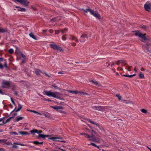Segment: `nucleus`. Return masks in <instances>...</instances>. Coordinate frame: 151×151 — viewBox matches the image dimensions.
<instances>
[{
    "label": "nucleus",
    "instance_id": "nucleus-1",
    "mask_svg": "<svg viewBox=\"0 0 151 151\" xmlns=\"http://www.w3.org/2000/svg\"><path fill=\"white\" fill-rule=\"evenodd\" d=\"M88 131L90 133H91V134L90 135V134H88L85 133L82 134H81L83 135L85 137L89 138V140L90 141H93L94 142H97V140L94 136L95 134H96V132L92 130H91V131L89 130H88Z\"/></svg>",
    "mask_w": 151,
    "mask_h": 151
},
{
    "label": "nucleus",
    "instance_id": "nucleus-2",
    "mask_svg": "<svg viewBox=\"0 0 151 151\" xmlns=\"http://www.w3.org/2000/svg\"><path fill=\"white\" fill-rule=\"evenodd\" d=\"M81 10L85 13H87L88 12H90L91 15L98 19H101L100 14L97 11H94L93 10L90 8L86 9H81Z\"/></svg>",
    "mask_w": 151,
    "mask_h": 151
},
{
    "label": "nucleus",
    "instance_id": "nucleus-3",
    "mask_svg": "<svg viewBox=\"0 0 151 151\" xmlns=\"http://www.w3.org/2000/svg\"><path fill=\"white\" fill-rule=\"evenodd\" d=\"M133 32H135V35L138 36L140 38V40L142 42H145L146 41L149 40L146 36V33L143 34L140 32L139 30L134 31Z\"/></svg>",
    "mask_w": 151,
    "mask_h": 151
},
{
    "label": "nucleus",
    "instance_id": "nucleus-4",
    "mask_svg": "<svg viewBox=\"0 0 151 151\" xmlns=\"http://www.w3.org/2000/svg\"><path fill=\"white\" fill-rule=\"evenodd\" d=\"M51 136V135H50L39 134L38 137L42 138H45L46 137H47L49 139H51L53 141H60L59 140V139H62V138L60 137H50Z\"/></svg>",
    "mask_w": 151,
    "mask_h": 151
},
{
    "label": "nucleus",
    "instance_id": "nucleus-5",
    "mask_svg": "<svg viewBox=\"0 0 151 151\" xmlns=\"http://www.w3.org/2000/svg\"><path fill=\"white\" fill-rule=\"evenodd\" d=\"M11 83L9 81L3 80L1 83V87L3 88H9L10 87Z\"/></svg>",
    "mask_w": 151,
    "mask_h": 151
},
{
    "label": "nucleus",
    "instance_id": "nucleus-6",
    "mask_svg": "<svg viewBox=\"0 0 151 151\" xmlns=\"http://www.w3.org/2000/svg\"><path fill=\"white\" fill-rule=\"evenodd\" d=\"M43 94L44 95L49 97H52L56 98H58V96L56 95L55 93L52 92L50 91H44Z\"/></svg>",
    "mask_w": 151,
    "mask_h": 151
},
{
    "label": "nucleus",
    "instance_id": "nucleus-7",
    "mask_svg": "<svg viewBox=\"0 0 151 151\" xmlns=\"http://www.w3.org/2000/svg\"><path fill=\"white\" fill-rule=\"evenodd\" d=\"M49 46L50 48L55 50H57L60 51H63L64 50L62 47L55 44L54 42L50 44Z\"/></svg>",
    "mask_w": 151,
    "mask_h": 151
},
{
    "label": "nucleus",
    "instance_id": "nucleus-8",
    "mask_svg": "<svg viewBox=\"0 0 151 151\" xmlns=\"http://www.w3.org/2000/svg\"><path fill=\"white\" fill-rule=\"evenodd\" d=\"M88 36L87 34H83L80 37V41L81 42H84L88 40Z\"/></svg>",
    "mask_w": 151,
    "mask_h": 151
},
{
    "label": "nucleus",
    "instance_id": "nucleus-9",
    "mask_svg": "<svg viewBox=\"0 0 151 151\" xmlns=\"http://www.w3.org/2000/svg\"><path fill=\"white\" fill-rule=\"evenodd\" d=\"M144 7L145 10L150 12L151 11V3H146Z\"/></svg>",
    "mask_w": 151,
    "mask_h": 151
},
{
    "label": "nucleus",
    "instance_id": "nucleus-10",
    "mask_svg": "<svg viewBox=\"0 0 151 151\" xmlns=\"http://www.w3.org/2000/svg\"><path fill=\"white\" fill-rule=\"evenodd\" d=\"M92 108L94 110L100 111H103L104 110V108L102 106H95L92 107Z\"/></svg>",
    "mask_w": 151,
    "mask_h": 151
},
{
    "label": "nucleus",
    "instance_id": "nucleus-11",
    "mask_svg": "<svg viewBox=\"0 0 151 151\" xmlns=\"http://www.w3.org/2000/svg\"><path fill=\"white\" fill-rule=\"evenodd\" d=\"M14 145L12 146V147L14 148H18V146L15 145H20L22 146H27V145L24 144H22L20 143H17L14 142Z\"/></svg>",
    "mask_w": 151,
    "mask_h": 151
},
{
    "label": "nucleus",
    "instance_id": "nucleus-12",
    "mask_svg": "<svg viewBox=\"0 0 151 151\" xmlns=\"http://www.w3.org/2000/svg\"><path fill=\"white\" fill-rule=\"evenodd\" d=\"M89 82L92 83V84L94 85L97 86H101L100 83L96 81L93 80H90Z\"/></svg>",
    "mask_w": 151,
    "mask_h": 151
},
{
    "label": "nucleus",
    "instance_id": "nucleus-13",
    "mask_svg": "<svg viewBox=\"0 0 151 151\" xmlns=\"http://www.w3.org/2000/svg\"><path fill=\"white\" fill-rule=\"evenodd\" d=\"M8 30L6 28H3L1 27L0 28V33H4L6 32H8Z\"/></svg>",
    "mask_w": 151,
    "mask_h": 151
},
{
    "label": "nucleus",
    "instance_id": "nucleus-14",
    "mask_svg": "<svg viewBox=\"0 0 151 151\" xmlns=\"http://www.w3.org/2000/svg\"><path fill=\"white\" fill-rule=\"evenodd\" d=\"M52 108L56 110H58L59 109H63V107L61 106H54L51 107Z\"/></svg>",
    "mask_w": 151,
    "mask_h": 151
},
{
    "label": "nucleus",
    "instance_id": "nucleus-15",
    "mask_svg": "<svg viewBox=\"0 0 151 151\" xmlns=\"http://www.w3.org/2000/svg\"><path fill=\"white\" fill-rule=\"evenodd\" d=\"M31 143H32L33 144H35L37 145H42L43 143V142H40L37 141H31L30 142Z\"/></svg>",
    "mask_w": 151,
    "mask_h": 151
},
{
    "label": "nucleus",
    "instance_id": "nucleus-16",
    "mask_svg": "<svg viewBox=\"0 0 151 151\" xmlns=\"http://www.w3.org/2000/svg\"><path fill=\"white\" fill-rule=\"evenodd\" d=\"M42 73L41 71L38 69H36L35 70V73L37 76L40 75Z\"/></svg>",
    "mask_w": 151,
    "mask_h": 151
},
{
    "label": "nucleus",
    "instance_id": "nucleus-17",
    "mask_svg": "<svg viewBox=\"0 0 151 151\" xmlns=\"http://www.w3.org/2000/svg\"><path fill=\"white\" fill-rule=\"evenodd\" d=\"M15 52L19 57H20V56L21 55V54L22 53V52L21 51L18 49H17L16 50Z\"/></svg>",
    "mask_w": 151,
    "mask_h": 151
},
{
    "label": "nucleus",
    "instance_id": "nucleus-18",
    "mask_svg": "<svg viewBox=\"0 0 151 151\" xmlns=\"http://www.w3.org/2000/svg\"><path fill=\"white\" fill-rule=\"evenodd\" d=\"M19 134L23 135H29V133L26 132H22L21 131H19Z\"/></svg>",
    "mask_w": 151,
    "mask_h": 151
},
{
    "label": "nucleus",
    "instance_id": "nucleus-19",
    "mask_svg": "<svg viewBox=\"0 0 151 151\" xmlns=\"http://www.w3.org/2000/svg\"><path fill=\"white\" fill-rule=\"evenodd\" d=\"M14 117V116H12L11 117H9L8 119L5 121V122H3L1 124H3V125H4V124H6V123L9 122H10L11 120V119L12 118H13Z\"/></svg>",
    "mask_w": 151,
    "mask_h": 151
},
{
    "label": "nucleus",
    "instance_id": "nucleus-20",
    "mask_svg": "<svg viewBox=\"0 0 151 151\" xmlns=\"http://www.w3.org/2000/svg\"><path fill=\"white\" fill-rule=\"evenodd\" d=\"M29 35L30 37H32V38L34 39V40H37V38L36 36L34 35L33 33L31 32V33H29Z\"/></svg>",
    "mask_w": 151,
    "mask_h": 151
},
{
    "label": "nucleus",
    "instance_id": "nucleus-21",
    "mask_svg": "<svg viewBox=\"0 0 151 151\" xmlns=\"http://www.w3.org/2000/svg\"><path fill=\"white\" fill-rule=\"evenodd\" d=\"M18 108L15 111L16 112H17L19 111L22 109V105L20 104H18Z\"/></svg>",
    "mask_w": 151,
    "mask_h": 151
},
{
    "label": "nucleus",
    "instance_id": "nucleus-22",
    "mask_svg": "<svg viewBox=\"0 0 151 151\" xmlns=\"http://www.w3.org/2000/svg\"><path fill=\"white\" fill-rule=\"evenodd\" d=\"M136 75V74H134L133 75H122V76L126 77H128L129 78H132L134 76H135Z\"/></svg>",
    "mask_w": 151,
    "mask_h": 151
},
{
    "label": "nucleus",
    "instance_id": "nucleus-23",
    "mask_svg": "<svg viewBox=\"0 0 151 151\" xmlns=\"http://www.w3.org/2000/svg\"><path fill=\"white\" fill-rule=\"evenodd\" d=\"M16 7L18 8L17 10L19 11L25 12L26 10V9L24 8H22L18 6H16Z\"/></svg>",
    "mask_w": 151,
    "mask_h": 151
},
{
    "label": "nucleus",
    "instance_id": "nucleus-24",
    "mask_svg": "<svg viewBox=\"0 0 151 151\" xmlns=\"http://www.w3.org/2000/svg\"><path fill=\"white\" fill-rule=\"evenodd\" d=\"M88 122L89 123H92V124H93L96 125L98 127H99V124L98 123H97L96 122H93L92 121H91L90 119H88Z\"/></svg>",
    "mask_w": 151,
    "mask_h": 151
},
{
    "label": "nucleus",
    "instance_id": "nucleus-25",
    "mask_svg": "<svg viewBox=\"0 0 151 151\" xmlns=\"http://www.w3.org/2000/svg\"><path fill=\"white\" fill-rule=\"evenodd\" d=\"M68 29L65 28L63 29H60V32L62 33H65L68 32Z\"/></svg>",
    "mask_w": 151,
    "mask_h": 151
},
{
    "label": "nucleus",
    "instance_id": "nucleus-26",
    "mask_svg": "<svg viewBox=\"0 0 151 151\" xmlns=\"http://www.w3.org/2000/svg\"><path fill=\"white\" fill-rule=\"evenodd\" d=\"M71 36L72 37L71 39L72 40H74L75 42H78V40L76 37L74 36Z\"/></svg>",
    "mask_w": 151,
    "mask_h": 151
},
{
    "label": "nucleus",
    "instance_id": "nucleus-27",
    "mask_svg": "<svg viewBox=\"0 0 151 151\" xmlns=\"http://www.w3.org/2000/svg\"><path fill=\"white\" fill-rule=\"evenodd\" d=\"M68 91L70 93H73L75 94L78 93V91H72L70 90H68Z\"/></svg>",
    "mask_w": 151,
    "mask_h": 151
},
{
    "label": "nucleus",
    "instance_id": "nucleus-28",
    "mask_svg": "<svg viewBox=\"0 0 151 151\" xmlns=\"http://www.w3.org/2000/svg\"><path fill=\"white\" fill-rule=\"evenodd\" d=\"M118 62H119L120 63H122L123 65H127V63L125 61L123 60H118Z\"/></svg>",
    "mask_w": 151,
    "mask_h": 151
},
{
    "label": "nucleus",
    "instance_id": "nucleus-29",
    "mask_svg": "<svg viewBox=\"0 0 151 151\" xmlns=\"http://www.w3.org/2000/svg\"><path fill=\"white\" fill-rule=\"evenodd\" d=\"M11 101L12 102L13 104L16 106V107L13 110V111H12V112H13L15 110L17 106H16V104H15L14 101V100H13V99H12V98H11Z\"/></svg>",
    "mask_w": 151,
    "mask_h": 151
},
{
    "label": "nucleus",
    "instance_id": "nucleus-30",
    "mask_svg": "<svg viewBox=\"0 0 151 151\" xmlns=\"http://www.w3.org/2000/svg\"><path fill=\"white\" fill-rule=\"evenodd\" d=\"M30 132L32 134L33 133H39L38 131V130H37V129H34L33 130H31L30 131Z\"/></svg>",
    "mask_w": 151,
    "mask_h": 151
},
{
    "label": "nucleus",
    "instance_id": "nucleus-31",
    "mask_svg": "<svg viewBox=\"0 0 151 151\" xmlns=\"http://www.w3.org/2000/svg\"><path fill=\"white\" fill-rule=\"evenodd\" d=\"M67 35H63V36L62 37V40L63 41H65L66 40V36Z\"/></svg>",
    "mask_w": 151,
    "mask_h": 151
},
{
    "label": "nucleus",
    "instance_id": "nucleus-32",
    "mask_svg": "<svg viewBox=\"0 0 151 151\" xmlns=\"http://www.w3.org/2000/svg\"><path fill=\"white\" fill-rule=\"evenodd\" d=\"M139 76L141 78H144V76L141 72H140L139 73Z\"/></svg>",
    "mask_w": 151,
    "mask_h": 151
},
{
    "label": "nucleus",
    "instance_id": "nucleus-33",
    "mask_svg": "<svg viewBox=\"0 0 151 151\" xmlns=\"http://www.w3.org/2000/svg\"><path fill=\"white\" fill-rule=\"evenodd\" d=\"M23 119V117H18L17 118L16 121L17 122H19L20 120H22Z\"/></svg>",
    "mask_w": 151,
    "mask_h": 151
},
{
    "label": "nucleus",
    "instance_id": "nucleus-34",
    "mask_svg": "<svg viewBox=\"0 0 151 151\" xmlns=\"http://www.w3.org/2000/svg\"><path fill=\"white\" fill-rule=\"evenodd\" d=\"M8 52L10 54H12L14 52V50L13 49L11 48L9 50Z\"/></svg>",
    "mask_w": 151,
    "mask_h": 151
},
{
    "label": "nucleus",
    "instance_id": "nucleus-35",
    "mask_svg": "<svg viewBox=\"0 0 151 151\" xmlns=\"http://www.w3.org/2000/svg\"><path fill=\"white\" fill-rule=\"evenodd\" d=\"M140 111L142 112L145 114H147V111L144 109H141Z\"/></svg>",
    "mask_w": 151,
    "mask_h": 151
},
{
    "label": "nucleus",
    "instance_id": "nucleus-36",
    "mask_svg": "<svg viewBox=\"0 0 151 151\" xmlns=\"http://www.w3.org/2000/svg\"><path fill=\"white\" fill-rule=\"evenodd\" d=\"M20 59L22 58H26V56L25 55H24L23 53L21 54V55L20 56V57H19Z\"/></svg>",
    "mask_w": 151,
    "mask_h": 151
},
{
    "label": "nucleus",
    "instance_id": "nucleus-37",
    "mask_svg": "<svg viewBox=\"0 0 151 151\" xmlns=\"http://www.w3.org/2000/svg\"><path fill=\"white\" fill-rule=\"evenodd\" d=\"M89 145H92L93 146H94L96 147H97L98 148H99V146H97L96 145L95 143H91V144Z\"/></svg>",
    "mask_w": 151,
    "mask_h": 151
},
{
    "label": "nucleus",
    "instance_id": "nucleus-38",
    "mask_svg": "<svg viewBox=\"0 0 151 151\" xmlns=\"http://www.w3.org/2000/svg\"><path fill=\"white\" fill-rule=\"evenodd\" d=\"M10 133L11 134H12V135H18V133H17V132H10Z\"/></svg>",
    "mask_w": 151,
    "mask_h": 151
},
{
    "label": "nucleus",
    "instance_id": "nucleus-39",
    "mask_svg": "<svg viewBox=\"0 0 151 151\" xmlns=\"http://www.w3.org/2000/svg\"><path fill=\"white\" fill-rule=\"evenodd\" d=\"M21 59L22 61L21 63V64H22V63H24L26 62V58Z\"/></svg>",
    "mask_w": 151,
    "mask_h": 151
},
{
    "label": "nucleus",
    "instance_id": "nucleus-40",
    "mask_svg": "<svg viewBox=\"0 0 151 151\" xmlns=\"http://www.w3.org/2000/svg\"><path fill=\"white\" fill-rule=\"evenodd\" d=\"M60 32H61L60 30H55V34L58 35L59 34Z\"/></svg>",
    "mask_w": 151,
    "mask_h": 151
},
{
    "label": "nucleus",
    "instance_id": "nucleus-41",
    "mask_svg": "<svg viewBox=\"0 0 151 151\" xmlns=\"http://www.w3.org/2000/svg\"><path fill=\"white\" fill-rule=\"evenodd\" d=\"M6 142V140L4 139H0V143H3Z\"/></svg>",
    "mask_w": 151,
    "mask_h": 151
},
{
    "label": "nucleus",
    "instance_id": "nucleus-42",
    "mask_svg": "<svg viewBox=\"0 0 151 151\" xmlns=\"http://www.w3.org/2000/svg\"><path fill=\"white\" fill-rule=\"evenodd\" d=\"M116 96L118 98L119 100H121L122 98L121 96L119 94H116Z\"/></svg>",
    "mask_w": 151,
    "mask_h": 151
},
{
    "label": "nucleus",
    "instance_id": "nucleus-43",
    "mask_svg": "<svg viewBox=\"0 0 151 151\" xmlns=\"http://www.w3.org/2000/svg\"><path fill=\"white\" fill-rule=\"evenodd\" d=\"M141 28L144 29H145L147 28V27L145 25H142L141 26Z\"/></svg>",
    "mask_w": 151,
    "mask_h": 151
},
{
    "label": "nucleus",
    "instance_id": "nucleus-44",
    "mask_svg": "<svg viewBox=\"0 0 151 151\" xmlns=\"http://www.w3.org/2000/svg\"><path fill=\"white\" fill-rule=\"evenodd\" d=\"M56 18H54L51 19L50 20V22H55L56 21Z\"/></svg>",
    "mask_w": 151,
    "mask_h": 151
},
{
    "label": "nucleus",
    "instance_id": "nucleus-45",
    "mask_svg": "<svg viewBox=\"0 0 151 151\" xmlns=\"http://www.w3.org/2000/svg\"><path fill=\"white\" fill-rule=\"evenodd\" d=\"M127 67L128 68L127 69V70L129 71H131V70L130 69L132 68L131 66H129L128 65H127Z\"/></svg>",
    "mask_w": 151,
    "mask_h": 151
},
{
    "label": "nucleus",
    "instance_id": "nucleus-46",
    "mask_svg": "<svg viewBox=\"0 0 151 151\" xmlns=\"http://www.w3.org/2000/svg\"><path fill=\"white\" fill-rule=\"evenodd\" d=\"M31 111V112H33L34 113H37V114H41L40 113H39L38 112H37V111H35L32 110V111Z\"/></svg>",
    "mask_w": 151,
    "mask_h": 151
},
{
    "label": "nucleus",
    "instance_id": "nucleus-47",
    "mask_svg": "<svg viewBox=\"0 0 151 151\" xmlns=\"http://www.w3.org/2000/svg\"><path fill=\"white\" fill-rule=\"evenodd\" d=\"M43 115L44 116H45V117H47L48 116V113L47 112H45L44 113H43Z\"/></svg>",
    "mask_w": 151,
    "mask_h": 151
},
{
    "label": "nucleus",
    "instance_id": "nucleus-48",
    "mask_svg": "<svg viewBox=\"0 0 151 151\" xmlns=\"http://www.w3.org/2000/svg\"><path fill=\"white\" fill-rule=\"evenodd\" d=\"M53 87L54 88H56V89H57L58 88V87L57 86H55L54 85H52L51 86V88H53Z\"/></svg>",
    "mask_w": 151,
    "mask_h": 151
},
{
    "label": "nucleus",
    "instance_id": "nucleus-49",
    "mask_svg": "<svg viewBox=\"0 0 151 151\" xmlns=\"http://www.w3.org/2000/svg\"><path fill=\"white\" fill-rule=\"evenodd\" d=\"M78 93H80L81 95L83 94H87V93H85L84 92H83L78 91Z\"/></svg>",
    "mask_w": 151,
    "mask_h": 151
},
{
    "label": "nucleus",
    "instance_id": "nucleus-50",
    "mask_svg": "<svg viewBox=\"0 0 151 151\" xmlns=\"http://www.w3.org/2000/svg\"><path fill=\"white\" fill-rule=\"evenodd\" d=\"M6 144L7 145H12V143L10 142H8L6 143Z\"/></svg>",
    "mask_w": 151,
    "mask_h": 151
},
{
    "label": "nucleus",
    "instance_id": "nucleus-51",
    "mask_svg": "<svg viewBox=\"0 0 151 151\" xmlns=\"http://www.w3.org/2000/svg\"><path fill=\"white\" fill-rule=\"evenodd\" d=\"M4 120V118H2L0 119V122ZM3 125V124H0V125Z\"/></svg>",
    "mask_w": 151,
    "mask_h": 151
},
{
    "label": "nucleus",
    "instance_id": "nucleus-52",
    "mask_svg": "<svg viewBox=\"0 0 151 151\" xmlns=\"http://www.w3.org/2000/svg\"><path fill=\"white\" fill-rule=\"evenodd\" d=\"M49 32L50 33H52L53 32V30L52 29H50L49 30Z\"/></svg>",
    "mask_w": 151,
    "mask_h": 151
},
{
    "label": "nucleus",
    "instance_id": "nucleus-53",
    "mask_svg": "<svg viewBox=\"0 0 151 151\" xmlns=\"http://www.w3.org/2000/svg\"><path fill=\"white\" fill-rule=\"evenodd\" d=\"M3 67H4V66L2 64H1V63H0V68L1 69H2L3 68Z\"/></svg>",
    "mask_w": 151,
    "mask_h": 151
},
{
    "label": "nucleus",
    "instance_id": "nucleus-54",
    "mask_svg": "<svg viewBox=\"0 0 151 151\" xmlns=\"http://www.w3.org/2000/svg\"><path fill=\"white\" fill-rule=\"evenodd\" d=\"M4 66H5V67L6 68H8V67L7 65V63L6 62H5V63L4 64Z\"/></svg>",
    "mask_w": 151,
    "mask_h": 151
},
{
    "label": "nucleus",
    "instance_id": "nucleus-55",
    "mask_svg": "<svg viewBox=\"0 0 151 151\" xmlns=\"http://www.w3.org/2000/svg\"><path fill=\"white\" fill-rule=\"evenodd\" d=\"M76 43L74 42H73L71 43V45L73 46H75L76 45Z\"/></svg>",
    "mask_w": 151,
    "mask_h": 151
},
{
    "label": "nucleus",
    "instance_id": "nucleus-56",
    "mask_svg": "<svg viewBox=\"0 0 151 151\" xmlns=\"http://www.w3.org/2000/svg\"><path fill=\"white\" fill-rule=\"evenodd\" d=\"M0 94H4V92H3L0 89Z\"/></svg>",
    "mask_w": 151,
    "mask_h": 151
},
{
    "label": "nucleus",
    "instance_id": "nucleus-57",
    "mask_svg": "<svg viewBox=\"0 0 151 151\" xmlns=\"http://www.w3.org/2000/svg\"><path fill=\"white\" fill-rule=\"evenodd\" d=\"M14 94L16 96H18V94L17 93V92L16 91L14 92Z\"/></svg>",
    "mask_w": 151,
    "mask_h": 151
},
{
    "label": "nucleus",
    "instance_id": "nucleus-58",
    "mask_svg": "<svg viewBox=\"0 0 151 151\" xmlns=\"http://www.w3.org/2000/svg\"><path fill=\"white\" fill-rule=\"evenodd\" d=\"M140 70L141 71H143L145 70V69L143 68H141Z\"/></svg>",
    "mask_w": 151,
    "mask_h": 151
},
{
    "label": "nucleus",
    "instance_id": "nucleus-59",
    "mask_svg": "<svg viewBox=\"0 0 151 151\" xmlns=\"http://www.w3.org/2000/svg\"><path fill=\"white\" fill-rule=\"evenodd\" d=\"M4 59L2 58H0V62H1L3 61Z\"/></svg>",
    "mask_w": 151,
    "mask_h": 151
},
{
    "label": "nucleus",
    "instance_id": "nucleus-60",
    "mask_svg": "<svg viewBox=\"0 0 151 151\" xmlns=\"http://www.w3.org/2000/svg\"><path fill=\"white\" fill-rule=\"evenodd\" d=\"M119 63H120L119 62H118V61L116 63V64L118 66L119 65Z\"/></svg>",
    "mask_w": 151,
    "mask_h": 151
},
{
    "label": "nucleus",
    "instance_id": "nucleus-61",
    "mask_svg": "<svg viewBox=\"0 0 151 151\" xmlns=\"http://www.w3.org/2000/svg\"><path fill=\"white\" fill-rule=\"evenodd\" d=\"M47 101L48 102H51L52 101V100L50 99H47Z\"/></svg>",
    "mask_w": 151,
    "mask_h": 151
},
{
    "label": "nucleus",
    "instance_id": "nucleus-62",
    "mask_svg": "<svg viewBox=\"0 0 151 151\" xmlns=\"http://www.w3.org/2000/svg\"><path fill=\"white\" fill-rule=\"evenodd\" d=\"M114 65V63H113L111 65V67H112Z\"/></svg>",
    "mask_w": 151,
    "mask_h": 151
},
{
    "label": "nucleus",
    "instance_id": "nucleus-63",
    "mask_svg": "<svg viewBox=\"0 0 151 151\" xmlns=\"http://www.w3.org/2000/svg\"><path fill=\"white\" fill-rule=\"evenodd\" d=\"M44 73L45 74V75L47 76H48V77H50V76L48 75L45 72Z\"/></svg>",
    "mask_w": 151,
    "mask_h": 151
},
{
    "label": "nucleus",
    "instance_id": "nucleus-64",
    "mask_svg": "<svg viewBox=\"0 0 151 151\" xmlns=\"http://www.w3.org/2000/svg\"><path fill=\"white\" fill-rule=\"evenodd\" d=\"M134 71H135L136 72H137V70H136V67H135V68H134Z\"/></svg>",
    "mask_w": 151,
    "mask_h": 151
}]
</instances>
